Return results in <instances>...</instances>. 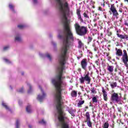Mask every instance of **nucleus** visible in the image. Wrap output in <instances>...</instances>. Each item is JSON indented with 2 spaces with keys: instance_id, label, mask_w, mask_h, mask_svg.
<instances>
[{
  "instance_id": "nucleus-27",
  "label": "nucleus",
  "mask_w": 128,
  "mask_h": 128,
  "mask_svg": "<svg viewBox=\"0 0 128 128\" xmlns=\"http://www.w3.org/2000/svg\"><path fill=\"white\" fill-rule=\"evenodd\" d=\"M113 14V16H118V11L116 10H114V11L112 12Z\"/></svg>"
},
{
  "instance_id": "nucleus-38",
  "label": "nucleus",
  "mask_w": 128,
  "mask_h": 128,
  "mask_svg": "<svg viewBox=\"0 0 128 128\" xmlns=\"http://www.w3.org/2000/svg\"><path fill=\"white\" fill-rule=\"evenodd\" d=\"M83 16L84 18H90V16H88V14H86V12L83 14Z\"/></svg>"
},
{
  "instance_id": "nucleus-20",
  "label": "nucleus",
  "mask_w": 128,
  "mask_h": 128,
  "mask_svg": "<svg viewBox=\"0 0 128 128\" xmlns=\"http://www.w3.org/2000/svg\"><path fill=\"white\" fill-rule=\"evenodd\" d=\"M110 86L112 88H116L118 84L116 83V82H113L110 84Z\"/></svg>"
},
{
  "instance_id": "nucleus-31",
  "label": "nucleus",
  "mask_w": 128,
  "mask_h": 128,
  "mask_svg": "<svg viewBox=\"0 0 128 128\" xmlns=\"http://www.w3.org/2000/svg\"><path fill=\"white\" fill-rule=\"evenodd\" d=\"M92 100L93 102H95L96 104L98 102V98H96V96L93 97V98H92Z\"/></svg>"
},
{
  "instance_id": "nucleus-12",
  "label": "nucleus",
  "mask_w": 128,
  "mask_h": 128,
  "mask_svg": "<svg viewBox=\"0 0 128 128\" xmlns=\"http://www.w3.org/2000/svg\"><path fill=\"white\" fill-rule=\"evenodd\" d=\"M102 92L103 94V96H104V100L106 101L108 100V93L106 92V90H104V88H102Z\"/></svg>"
},
{
  "instance_id": "nucleus-37",
  "label": "nucleus",
  "mask_w": 128,
  "mask_h": 128,
  "mask_svg": "<svg viewBox=\"0 0 128 128\" xmlns=\"http://www.w3.org/2000/svg\"><path fill=\"white\" fill-rule=\"evenodd\" d=\"M108 126H109L108 123L105 122L103 128H108Z\"/></svg>"
},
{
  "instance_id": "nucleus-61",
  "label": "nucleus",
  "mask_w": 128,
  "mask_h": 128,
  "mask_svg": "<svg viewBox=\"0 0 128 128\" xmlns=\"http://www.w3.org/2000/svg\"><path fill=\"white\" fill-rule=\"evenodd\" d=\"M10 88L11 90H12V86H10Z\"/></svg>"
},
{
  "instance_id": "nucleus-43",
  "label": "nucleus",
  "mask_w": 128,
  "mask_h": 128,
  "mask_svg": "<svg viewBox=\"0 0 128 128\" xmlns=\"http://www.w3.org/2000/svg\"><path fill=\"white\" fill-rule=\"evenodd\" d=\"M90 90H91L92 94H94V92H96V90H94V88H91Z\"/></svg>"
},
{
  "instance_id": "nucleus-54",
  "label": "nucleus",
  "mask_w": 128,
  "mask_h": 128,
  "mask_svg": "<svg viewBox=\"0 0 128 128\" xmlns=\"http://www.w3.org/2000/svg\"><path fill=\"white\" fill-rule=\"evenodd\" d=\"M28 128H32V125H29V126H28Z\"/></svg>"
},
{
  "instance_id": "nucleus-1",
  "label": "nucleus",
  "mask_w": 128,
  "mask_h": 128,
  "mask_svg": "<svg viewBox=\"0 0 128 128\" xmlns=\"http://www.w3.org/2000/svg\"><path fill=\"white\" fill-rule=\"evenodd\" d=\"M56 0L59 4L60 18L64 26L63 36L60 34V32H58V38L61 40L63 42L60 54L58 57V64H68V62H66L68 58V50L70 48V46L72 42H74V34L72 32L70 26L68 25V16L69 14L72 16V12L70 11V6L66 0Z\"/></svg>"
},
{
  "instance_id": "nucleus-28",
  "label": "nucleus",
  "mask_w": 128,
  "mask_h": 128,
  "mask_svg": "<svg viewBox=\"0 0 128 128\" xmlns=\"http://www.w3.org/2000/svg\"><path fill=\"white\" fill-rule=\"evenodd\" d=\"M18 26V28H20V30H22V28H26V26L24 24H19Z\"/></svg>"
},
{
  "instance_id": "nucleus-46",
  "label": "nucleus",
  "mask_w": 128,
  "mask_h": 128,
  "mask_svg": "<svg viewBox=\"0 0 128 128\" xmlns=\"http://www.w3.org/2000/svg\"><path fill=\"white\" fill-rule=\"evenodd\" d=\"M90 4L91 5V6H94V1H90Z\"/></svg>"
},
{
  "instance_id": "nucleus-59",
  "label": "nucleus",
  "mask_w": 128,
  "mask_h": 128,
  "mask_svg": "<svg viewBox=\"0 0 128 128\" xmlns=\"http://www.w3.org/2000/svg\"><path fill=\"white\" fill-rule=\"evenodd\" d=\"M116 60H120V58L118 57L116 58Z\"/></svg>"
},
{
  "instance_id": "nucleus-48",
  "label": "nucleus",
  "mask_w": 128,
  "mask_h": 128,
  "mask_svg": "<svg viewBox=\"0 0 128 128\" xmlns=\"http://www.w3.org/2000/svg\"><path fill=\"white\" fill-rule=\"evenodd\" d=\"M124 64V66H128V62H123Z\"/></svg>"
},
{
  "instance_id": "nucleus-22",
  "label": "nucleus",
  "mask_w": 128,
  "mask_h": 128,
  "mask_svg": "<svg viewBox=\"0 0 128 128\" xmlns=\"http://www.w3.org/2000/svg\"><path fill=\"white\" fill-rule=\"evenodd\" d=\"M27 86L29 88V90H28V94H30L32 92V85H30V84L27 83Z\"/></svg>"
},
{
  "instance_id": "nucleus-26",
  "label": "nucleus",
  "mask_w": 128,
  "mask_h": 128,
  "mask_svg": "<svg viewBox=\"0 0 128 128\" xmlns=\"http://www.w3.org/2000/svg\"><path fill=\"white\" fill-rule=\"evenodd\" d=\"M92 46H93V48H94V52H96L98 50V46H96V43H94L92 44Z\"/></svg>"
},
{
  "instance_id": "nucleus-11",
  "label": "nucleus",
  "mask_w": 128,
  "mask_h": 128,
  "mask_svg": "<svg viewBox=\"0 0 128 128\" xmlns=\"http://www.w3.org/2000/svg\"><path fill=\"white\" fill-rule=\"evenodd\" d=\"M117 36L118 38H121V40H128V35L117 34Z\"/></svg>"
},
{
  "instance_id": "nucleus-55",
  "label": "nucleus",
  "mask_w": 128,
  "mask_h": 128,
  "mask_svg": "<svg viewBox=\"0 0 128 128\" xmlns=\"http://www.w3.org/2000/svg\"><path fill=\"white\" fill-rule=\"evenodd\" d=\"M50 38H52V34H50Z\"/></svg>"
},
{
  "instance_id": "nucleus-5",
  "label": "nucleus",
  "mask_w": 128,
  "mask_h": 128,
  "mask_svg": "<svg viewBox=\"0 0 128 128\" xmlns=\"http://www.w3.org/2000/svg\"><path fill=\"white\" fill-rule=\"evenodd\" d=\"M110 100L112 102H120L122 100V96H118V93L114 92L112 94Z\"/></svg>"
},
{
  "instance_id": "nucleus-18",
  "label": "nucleus",
  "mask_w": 128,
  "mask_h": 128,
  "mask_svg": "<svg viewBox=\"0 0 128 128\" xmlns=\"http://www.w3.org/2000/svg\"><path fill=\"white\" fill-rule=\"evenodd\" d=\"M20 121L18 119L16 120V128H20Z\"/></svg>"
},
{
  "instance_id": "nucleus-60",
  "label": "nucleus",
  "mask_w": 128,
  "mask_h": 128,
  "mask_svg": "<svg viewBox=\"0 0 128 128\" xmlns=\"http://www.w3.org/2000/svg\"><path fill=\"white\" fill-rule=\"evenodd\" d=\"M86 109L88 108V106H86Z\"/></svg>"
},
{
  "instance_id": "nucleus-21",
  "label": "nucleus",
  "mask_w": 128,
  "mask_h": 128,
  "mask_svg": "<svg viewBox=\"0 0 128 128\" xmlns=\"http://www.w3.org/2000/svg\"><path fill=\"white\" fill-rule=\"evenodd\" d=\"M116 10V9L114 8V4H111V6H110V14H112V12H114Z\"/></svg>"
},
{
  "instance_id": "nucleus-47",
  "label": "nucleus",
  "mask_w": 128,
  "mask_h": 128,
  "mask_svg": "<svg viewBox=\"0 0 128 128\" xmlns=\"http://www.w3.org/2000/svg\"><path fill=\"white\" fill-rule=\"evenodd\" d=\"M88 70L90 71L92 68V66H88Z\"/></svg>"
},
{
  "instance_id": "nucleus-40",
  "label": "nucleus",
  "mask_w": 128,
  "mask_h": 128,
  "mask_svg": "<svg viewBox=\"0 0 128 128\" xmlns=\"http://www.w3.org/2000/svg\"><path fill=\"white\" fill-rule=\"evenodd\" d=\"M17 91L18 92H24V88H21L20 89H18L17 90Z\"/></svg>"
},
{
  "instance_id": "nucleus-53",
  "label": "nucleus",
  "mask_w": 128,
  "mask_h": 128,
  "mask_svg": "<svg viewBox=\"0 0 128 128\" xmlns=\"http://www.w3.org/2000/svg\"><path fill=\"white\" fill-rule=\"evenodd\" d=\"M21 74H22V76H24V72H22Z\"/></svg>"
},
{
  "instance_id": "nucleus-29",
  "label": "nucleus",
  "mask_w": 128,
  "mask_h": 128,
  "mask_svg": "<svg viewBox=\"0 0 128 128\" xmlns=\"http://www.w3.org/2000/svg\"><path fill=\"white\" fill-rule=\"evenodd\" d=\"M92 40V37L88 36V44Z\"/></svg>"
},
{
  "instance_id": "nucleus-6",
  "label": "nucleus",
  "mask_w": 128,
  "mask_h": 128,
  "mask_svg": "<svg viewBox=\"0 0 128 128\" xmlns=\"http://www.w3.org/2000/svg\"><path fill=\"white\" fill-rule=\"evenodd\" d=\"M42 94H39L38 96L37 100L40 102H42L44 101V100L46 98V94L44 92V90L42 88V86H38Z\"/></svg>"
},
{
  "instance_id": "nucleus-24",
  "label": "nucleus",
  "mask_w": 128,
  "mask_h": 128,
  "mask_svg": "<svg viewBox=\"0 0 128 128\" xmlns=\"http://www.w3.org/2000/svg\"><path fill=\"white\" fill-rule=\"evenodd\" d=\"M68 111L69 112V114H71L73 116H74V110H72V109H69V110H68Z\"/></svg>"
},
{
  "instance_id": "nucleus-3",
  "label": "nucleus",
  "mask_w": 128,
  "mask_h": 128,
  "mask_svg": "<svg viewBox=\"0 0 128 128\" xmlns=\"http://www.w3.org/2000/svg\"><path fill=\"white\" fill-rule=\"evenodd\" d=\"M74 26L75 28V30L76 34L80 36H84L88 30V27L84 26H80V24L78 22H76Z\"/></svg>"
},
{
  "instance_id": "nucleus-9",
  "label": "nucleus",
  "mask_w": 128,
  "mask_h": 128,
  "mask_svg": "<svg viewBox=\"0 0 128 128\" xmlns=\"http://www.w3.org/2000/svg\"><path fill=\"white\" fill-rule=\"evenodd\" d=\"M39 55L40 56L41 58H44V56L46 58H47L48 60H50V62H52V56L50 54L46 53V54H44L42 53H40Z\"/></svg>"
},
{
  "instance_id": "nucleus-45",
  "label": "nucleus",
  "mask_w": 128,
  "mask_h": 128,
  "mask_svg": "<svg viewBox=\"0 0 128 128\" xmlns=\"http://www.w3.org/2000/svg\"><path fill=\"white\" fill-rule=\"evenodd\" d=\"M118 110L119 112H122V108H118Z\"/></svg>"
},
{
  "instance_id": "nucleus-42",
  "label": "nucleus",
  "mask_w": 128,
  "mask_h": 128,
  "mask_svg": "<svg viewBox=\"0 0 128 128\" xmlns=\"http://www.w3.org/2000/svg\"><path fill=\"white\" fill-rule=\"evenodd\" d=\"M107 34L110 36H112V32H110V30H107Z\"/></svg>"
},
{
  "instance_id": "nucleus-33",
  "label": "nucleus",
  "mask_w": 128,
  "mask_h": 128,
  "mask_svg": "<svg viewBox=\"0 0 128 128\" xmlns=\"http://www.w3.org/2000/svg\"><path fill=\"white\" fill-rule=\"evenodd\" d=\"M78 20L81 22H84V19H82V16H78Z\"/></svg>"
},
{
  "instance_id": "nucleus-36",
  "label": "nucleus",
  "mask_w": 128,
  "mask_h": 128,
  "mask_svg": "<svg viewBox=\"0 0 128 128\" xmlns=\"http://www.w3.org/2000/svg\"><path fill=\"white\" fill-rule=\"evenodd\" d=\"M3 50H4V51L8 50H10V46H4V47L3 48Z\"/></svg>"
},
{
  "instance_id": "nucleus-44",
  "label": "nucleus",
  "mask_w": 128,
  "mask_h": 128,
  "mask_svg": "<svg viewBox=\"0 0 128 128\" xmlns=\"http://www.w3.org/2000/svg\"><path fill=\"white\" fill-rule=\"evenodd\" d=\"M33 4H38V0H33Z\"/></svg>"
},
{
  "instance_id": "nucleus-4",
  "label": "nucleus",
  "mask_w": 128,
  "mask_h": 128,
  "mask_svg": "<svg viewBox=\"0 0 128 128\" xmlns=\"http://www.w3.org/2000/svg\"><path fill=\"white\" fill-rule=\"evenodd\" d=\"M80 84H84V81L87 82L88 84H90L91 78L90 76V72L87 71V74L86 75H84V76H82L81 78H80Z\"/></svg>"
},
{
  "instance_id": "nucleus-30",
  "label": "nucleus",
  "mask_w": 128,
  "mask_h": 128,
  "mask_svg": "<svg viewBox=\"0 0 128 128\" xmlns=\"http://www.w3.org/2000/svg\"><path fill=\"white\" fill-rule=\"evenodd\" d=\"M84 104V101L82 100V101H79L78 103V106H80L82 104Z\"/></svg>"
},
{
  "instance_id": "nucleus-39",
  "label": "nucleus",
  "mask_w": 128,
  "mask_h": 128,
  "mask_svg": "<svg viewBox=\"0 0 128 128\" xmlns=\"http://www.w3.org/2000/svg\"><path fill=\"white\" fill-rule=\"evenodd\" d=\"M124 54L122 55V56H128V53L126 52V50H123Z\"/></svg>"
},
{
  "instance_id": "nucleus-19",
  "label": "nucleus",
  "mask_w": 128,
  "mask_h": 128,
  "mask_svg": "<svg viewBox=\"0 0 128 128\" xmlns=\"http://www.w3.org/2000/svg\"><path fill=\"white\" fill-rule=\"evenodd\" d=\"M26 110L28 114H30L32 112V108L30 105H28L26 108Z\"/></svg>"
},
{
  "instance_id": "nucleus-16",
  "label": "nucleus",
  "mask_w": 128,
  "mask_h": 128,
  "mask_svg": "<svg viewBox=\"0 0 128 128\" xmlns=\"http://www.w3.org/2000/svg\"><path fill=\"white\" fill-rule=\"evenodd\" d=\"M107 70L110 72H114V66H107Z\"/></svg>"
},
{
  "instance_id": "nucleus-41",
  "label": "nucleus",
  "mask_w": 128,
  "mask_h": 128,
  "mask_svg": "<svg viewBox=\"0 0 128 128\" xmlns=\"http://www.w3.org/2000/svg\"><path fill=\"white\" fill-rule=\"evenodd\" d=\"M52 46H54V48H56V43L54 41H52Z\"/></svg>"
},
{
  "instance_id": "nucleus-25",
  "label": "nucleus",
  "mask_w": 128,
  "mask_h": 128,
  "mask_svg": "<svg viewBox=\"0 0 128 128\" xmlns=\"http://www.w3.org/2000/svg\"><path fill=\"white\" fill-rule=\"evenodd\" d=\"M78 48H82V40H80V39H78Z\"/></svg>"
},
{
  "instance_id": "nucleus-57",
  "label": "nucleus",
  "mask_w": 128,
  "mask_h": 128,
  "mask_svg": "<svg viewBox=\"0 0 128 128\" xmlns=\"http://www.w3.org/2000/svg\"><path fill=\"white\" fill-rule=\"evenodd\" d=\"M114 72H118V69H117V68H116V69L114 70Z\"/></svg>"
},
{
  "instance_id": "nucleus-32",
  "label": "nucleus",
  "mask_w": 128,
  "mask_h": 128,
  "mask_svg": "<svg viewBox=\"0 0 128 128\" xmlns=\"http://www.w3.org/2000/svg\"><path fill=\"white\" fill-rule=\"evenodd\" d=\"M4 60L6 64H12V62L6 58H4Z\"/></svg>"
},
{
  "instance_id": "nucleus-52",
  "label": "nucleus",
  "mask_w": 128,
  "mask_h": 128,
  "mask_svg": "<svg viewBox=\"0 0 128 128\" xmlns=\"http://www.w3.org/2000/svg\"><path fill=\"white\" fill-rule=\"evenodd\" d=\"M124 8L125 12H126V10H128V8L126 7L124 8Z\"/></svg>"
},
{
  "instance_id": "nucleus-10",
  "label": "nucleus",
  "mask_w": 128,
  "mask_h": 128,
  "mask_svg": "<svg viewBox=\"0 0 128 128\" xmlns=\"http://www.w3.org/2000/svg\"><path fill=\"white\" fill-rule=\"evenodd\" d=\"M15 40L16 42H22V36H20V34H16Z\"/></svg>"
},
{
  "instance_id": "nucleus-63",
  "label": "nucleus",
  "mask_w": 128,
  "mask_h": 128,
  "mask_svg": "<svg viewBox=\"0 0 128 128\" xmlns=\"http://www.w3.org/2000/svg\"><path fill=\"white\" fill-rule=\"evenodd\" d=\"M120 46V44H117V45H116V46Z\"/></svg>"
},
{
  "instance_id": "nucleus-51",
  "label": "nucleus",
  "mask_w": 128,
  "mask_h": 128,
  "mask_svg": "<svg viewBox=\"0 0 128 128\" xmlns=\"http://www.w3.org/2000/svg\"><path fill=\"white\" fill-rule=\"evenodd\" d=\"M95 62H96V64H97V66H98V60H96V61Z\"/></svg>"
},
{
  "instance_id": "nucleus-56",
  "label": "nucleus",
  "mask_w": 128,
  "mask_h": 128,
  "mask_svg": "<svg viewBox=\"0 0 128 128\" xmlns=\"http://www.w3.org/2000/svg\"><path fill=\"white\" fill-rule=\"evenodd\" d=\"M115 50H116V52H118V48H116Z\"/></svg>"
},
{
  "instance_id": "nucleus-64",
  "label": "nucleus",
  "mask_w": 128,
  "mask_h": 128,
  "mask_svg": "<svg viewBox=\"0 0 128 128\" xmlns=\"http://www.w3.org/2000/svg\"><path fill=\"white\" fill-rule=\"evenodd\" d=\"M80 52H82V51H79Z\"/></svg>"
},
{
  "instance_id": "nucleus-14",
  "label": "nucleus",
  "mask_w": 128,
  "mask_h": 128,
  "mask_svg": "<svg viewBox=\"0 0 128 128\" xmlns=\"http://www.w3.org/2000/svg\"><path fill=\"white\" fill-rule=\"evenodd\" d=\"M8 6H9V8L13 12H16V10H14V5H12V4H10Z\"/></svg>"
},
{
  "instance_id": "nucleus-49",
  "label": "nucleus",
  "mask_w": 128,
  "mask_h": 128,
  "mask_svg": "<svg viewBox=\"0 0 128 128\" xmlns=\"http://www.w3.org/2000/svg\"><path fill=\"white\" fill-rule=\"evenodd\" d=\"M18 104H19L20 106H22V102L20 100H19L18 101Z\"/></svg>"
},
{
  "instance_id": "nucleus-8",
  "label": "nucleus",
  "mask_w": 128,
  "mask_h": 128,
  "mask_svg": "<svg viewBox=\"0 0 128 128\" xmlns=\"http://www.w3.org/2000/svg\"><path fill=\"white\" fill-rule=\"evenodd\" d=\"M86 122H87V124L89 128H92V122H90V112H86Z\"/></svg>"
},
{
  "instance_id": "nucleus-35",
  "label": "nucleus",
  "mask_w": 128,
  "mask_h": 128,
  "mask_svg": "<svg viewBox=\"0 0 128 128\" xmlns=\"http://www.w3.org/2000/svg\"><path fill=\"white\" fill-rule=\"evenodd\" d=\"M76 14H77L78 16H82L80 15V9L76 10Z\"/></svg>"
},
{
  "instance_id": "nucleus-23",
  "label": "nucleus",
  "mask_w": 128,
  "mask_h": 128,
  "mask_svg": "<svg viewBox=\"0 0 128 128\" xmlns=\"http://www.w3.org/2000/svg\"><path fill=\"white\" fill-rule=\"evenodd\" d=\"M122 60L123 62H128V56H122Z\"/></svg>"
},
{
  "instance_id": "nucleus-62",
  "label": "nucleus",
  "mask_w": 128,
  "mask_h": 128,
  "mask_svg": "<svg viewBox=\"0 0 128 128\" xmlns=\"http://www.w3.org/2000/svg\"><path fill=\"white\" fill-rule=\"evenodd\" d=\"M90 106H92V104H90Z\"/></svg>"
},
{
  "instance_id": "nucleus-34",
  "label": "nucleus",
  "mask_w": 128,
  "mask_h": 128,
  "mask_svg": "<svg viewBox=\"0 0 128 128\" xmlns=\"http://www.w3.org/2000/svg\"><path fill=\"white\" fill-rule=\"evenodd\" d=\"M39 124H46V122H45L44 120H42L39 121Z\"/></svg>"
},
{
  "instance_id": "nucleus-17",
  "label": "nucleus",
  "mask_w": 128,
  "mask_h": 128,
  "mask_svg": "<svg viewBox=\"0 0 128 128\" xmlns=\"http://www.w3.org/2000/svg\"><path fill=\"white\" fill-rule=\"evenodd\" d=\"M71 96L72 98H76L78 96V92H76V90L72 91L71 93Z\"/></svg>"
},
{
  "instance_id": "nucleus-50",
  "label": "nucleus",
  "mask_w": 128,
  "mask_h": 128,
  "mask_svg": "<svg viewBox=\"0 0 128 128\" xmlns=\"http://www.w3.org/2000/svg\"><path fill=\"white\" fill-rule=\"evenodd\" d=\"M119 12H123L122 8H120V10H119Z\"/></svg>"
},
{
  "instance_id": "nucleus-15",
  "label": "nucleus",
  "mask_w": 128,
  "mask_h": 128,
  "mask_svg": "<svg viewBox=\"0 0 128 128\" xmlns=\"http://www.w3.org/2000/svg\"><path fill=\"white\" fill-rule=\"evenodd\" d=\"M116 54L118 56H122V50L120 49H118L116 52Z\"/></svg>"
},
{
  "instance_id": "nucleus-58",
  "label": "nucleus",
  "mask_w": 128,
  "mask_h": 128,
  "mask_svg": "<svg viewBox=\"0 0 128 128\" xmlns=\"http://www.w3.org/2000/svg\"><path fill=\"white\" fill-rule=\"evenodd\" d=\"M99 10H102V8L100 7L99 8Z\"/></svg>"
},
{
  "instance_id": "nucleus-7",
  "label": "nucleus",
  "mask_w": 128,
  "mask_h": 128,
  "mask_svg": "<svg viewBox=\"0 0 128 128\" xmlns=\"http://www.w3.org/2000/svg\"><path fill=\"white\" fill-rule=\"evenodd\" d=\"M81 66L84 70L88 72V69L86 68L88 66V60H86V59H83L81 61Z\"/></svg>"
},
{
  "instance_id": "nucleus-2",
  "label": "nucleus",
  "mask_w": 128,
  "mask_h": 128,
  "mask_svg": "<svg viewBox=\"0 0 128 128\" xmlns=\"http://www.w3.org/2000/svg\"><path fill=\"white\" fill-rule=\"evenodd\" d=\"M55 116L61 123L62 128H70V120L64 116V111H57V114H55Z\"/></svg>"
},
{
  "instance_id": "nucleus-13",
  "label": "nucleus",
  "mask_w": 128,
  "mask_h": 128,
  "mask_svg": "<svg viewBox=\"0 0 128 128\" xmlns=\"http://www.w3.org/2000/svg\"><path fill=\"white\" fill-rule=\"evenodd\" d=\"M2 106H4V108H6V110H8V112H12V110H10V107H8V104H6L2 102Z\"/></svg>"
}]
</instances>
